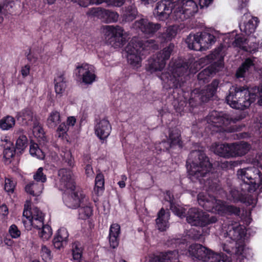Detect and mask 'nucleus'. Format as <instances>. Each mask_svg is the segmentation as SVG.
Returning a JSON list of instances; mask_svg holds the SVG:
<instances>
[{
  "mask_svg": "<svg viewBox=\"0 0 262 262\" xmlns=\"http://www.w3.org/2000/svg\"><path fill=\"white\" fill-rule=\"evenodd\" d=\"M185 217L189 224L195 226H206L214 223L217 221L215 216H210L208 214L196 208H190Z\"/></svg>",
  "mask_w": 262,
  "mask_h": 262,
  "instance_id": "11",
  "label": "nucleus"
},
{
  "mask_svg": "<svg viewBox=\"0 0 262 262\" xmlns=\"http://www.w3.org/2000/svg\"><path fill=\"white\" fill-rule=\"evenodd\" d=\"M59 187L61 190L73 191L76 189L75 176L69 169L61 168L58 171Z\"/></svg>",
  "mask_w": 262,
  "mask_h": 262,
  "instance_id": "17",
  "label": "nucleus"
},
{
  "mask_svg": "<svg viewBox=\"0 0 262 262\" xmlns=\"http://www.w3.org/2000/svg\"><path fill=\"white\" fill-rule=\"evenodd\" d=\"M179 257L176 250L169 251L160 253L159 255H151L148 257V262H176Z\"/></svg>",
  "mask_w": 262,
  "mask_h": 262,
  "instance_id": "25",
  "label": "nucleus"
},
{
  "mask_svg": "<svg viewBox=\"0 0 262 262\" xmlns=\"http://www.w3.org/2000/svg\"><path fill=\"white\" fill-rule=\"evenodd\" d=\"M104 184V176L101 173H98L95 178V186L94 188V191L97 195L103 192Z\"/></svg>",
  "mask_w": 262,
  "mask_h": 262,
  "instance_id": "45",
  "label": "nucleus"
},
{
  "mask_svg": "<svg viewBox=\"0 0 262 262\" xmlns=\"http://www.w3.org/2000/svg\"><path fill=\"white\" fill-rule=\"evenodd\" d=\"M188 252L193 258H196L205 262L211 259V262H231L230 257L223 254H217L199 244L190 246Z\"/></svg>",
  "mask_w": 262,
  "mask_h": 262,
  "instance_id": "6",
  "label": "nucleus"
},
{
  "mask_svg": "<svg viewBox=\"0 0 262 262\" xmlns=\"http://www.w3.org/2000/svg\"><path fill=\"white\" fill-rule=\"evenodd\" d=\"M249 163L253 164V166H256L257 168L259 167L262 169V153L257 154L255 157L252 159L247 157V163Z\"/></svg>",
  "mask_w": 262,
  "mask_h": 262,
  "instance_id": "56",
  "label": "nucleus"
},
{
  "mask_svg": "<svg viewBox=\"0 0 262 262\" xmlns=\"http://www.w3.org/2000/svg\"><path fill=\"white\" fill-rule=\"evenodd\" d=\"M199 204L208 211L223 213L228 210L231 206L226 205L221 200H216L214 197L208 195L206 192H201L198 195Z\"/></svg>",
  "mask_w": 262,
  "mask_h": 262,
  "instance_id": "9",
  "label": "nucleus"
},
{
  "mask_svg": "<svg viewBox=\"0 0 262 262\" xmlns=\"http://www.w3.org/2000/svg\"><path fill=\"white\" fill-rule=\"evenodd\" d=\"M165 199L170 203V207L172 212L178 216L183 218L186 216V210L183 207L178 204H175L172 202V198L171 197V193L169 191L166 192Z\"/></svg>",
  "mask_w": 262,
  "mask_h": 262,
  "instance_id": "36",
  "label": "nucleus"
},
{
  "mask_svg": "<svg viewBox=\"0 0 262 262\" xmlns=\"http://www.w3.org/2000/svg\"><path fill=\"white\" fill-rule=\"evenodd\" d=\"M31 202L30 201H26L24 206V209L23 211V219L24 220H31L32 216L33 210H30Z\"/></svg>",
  "mask_w": 262,
  "mask_h": 262,
  "instance_id": "59",
  "label": "nucleus"
},
{
  "mask_svg": "<svg viewBox=\"0 0 262 262\" xmlns=\"http://www.w3.org/2000/svg\"><path fill=\"white\" fill-rule=\"evenodd\" d=\"M182 8L185 9L189 17L198 12V7L194 0H180Z\"/></svg>",
  "mask_w": 262,
  "mask_h": 262,
  "instance_id": "37",
  "label": "nucleus"
},
{
  "mask_svg": "<svg viewBox=\"0 0 262 262\" xmlns=\"http://www.w3.org/2000/svg\"><path fill=\"white\" fill-rule=\"evenodd\" d=\"M55 90L57 95L61 96L67 88V80L63 74H59L54 79Z\"/></svg>",
  "mask_w": 262,
  "mask_h": 262,
  "instance_id": "34",
  "label": "nucleus"
},
{
  "mask_svg": "<svg viewBox=\"0 0 262 262\" xmlns=\"http://www.w3.org/2000/svg\"><path fill=\"white\" fill-rule=\"evenodd\" d=\"M15 124V119L11 116H7L0 120V128L2 130H9Z\"/></svg>",
  "mask_w": 262,
  "mask_h": 262,
  "instance_id": "42",
  "label": "nucleus"
},
{
  "mask_svg": "<svg viewBox=\"0 0 262 262\" xmlns=\"http://www.w3.org/2000/svg\"><path fill=\"white\" fill-rule=\"evenodd\" d=\"M40 255L45 261L48 262L51 259V251L45 245L41 246Z\"/></svg>",
  "mask_w": 262,
  "mask_h": 262,
  "instance_id": "60",
  "label": "nucleus"
},
{
  "mask_svg": "<svg viewBox=\"0 0 262 262\" xmlns=\"http://www.w3.org/2000/svg\"><path fill=\"white\" fill-rule=\"evenodd\" d=\"M178 27L177 26L173 25L168 27L165 32L161 35V37L164 41H168L171 40L177 35L178 32Z\"/></svg>",
  "mask_w": 262,
  "mask_h": 262,
  "instance_id": "43",
  "label": "nucleus"
},
{
  "mask_svg": "<svg viewBox=\"0 0 262 262\" xmlns=\"http://www.w3.org/2000/svg\"><path fill=\"white\" fill-rule=\"evenodd\" d=\"M30 153L33 156L39 159H43L45 154L38 147L37 144L31 142L30 145Z\"/></svg>",
  "mask_w": 262,
  "mask_h": 262,
  "instance_id": "46",
  "label": "nucleus"
},
{
  "mask_svg": "<svg viewBox=\"0 0 262 262\" xmlns=\"http://www.w3.org/2000/svg\"><path fill=\"white\" fill-rule=\"evenodd\" d=\"M219 84V80H214L210 84L207 85L205 89L201 91V94H199L197 97L202 102L207 101L215 93Z\"/></svg>",
  "mask_w": 262,
  "mask_h": 262,
  "instance_id": "27",
  "label": "nucleus"
},
{
  "mask_svg": "<svg viewBox=\"0 0 262 262\" xmlns=\"http://www.w3.org/2000/svg\"><path fill=\"white\" fill-rule=\"evenodd\" d=\"M16 182L12 178H6L5 180L4 189L9 193L14 192Z\"/></svg>",
  "mask_w": 262,
  "mask_h": 262,
  "instance_id": "52",
  "label": "nucleus"
},
{
  "mask_svg": "<svg viewBox=\"0 0 262 262\" xmlns=\"http://www.w3.org/2000/svg\"><path fill=\"white\" fill-rule=\"evenodd\" d=\"M161 146L164 147V149L168 150L170 148L178 146L182 147V141L181 139L180 132L178 129H173L170 132L169 138L167 141H163L160 143Z\"/></svg>",
  "mask_w": 262,
  "mask_h": 262,
  "instance_id": "23",
  "label": "nucleus"
},
{
  "mask_svg": "<svg viewBox=\"0 0 262 262\" xmlns=\"http://www.w3.org/2000/svg\"><path fill=\"white\" fill-rule=\"evenodd\" d=\"M247 206L254 208L257 202L258 195L262 192V174L259 169L255 166L247 167Z\"/></svg>",
  "mask_w": 262,
  "mask_h": 262,
  "instance_id": "4",
  "label": "nucleus"
},
{
  "mask_svg": "<svg viewBox=\"0 0 262 262\" xmlns=\"http://www.w3.org/2000/svg\"><path fill=\"white\" fill-rule=\"evenodd\" d=\"M120 234V227L118 224L111 225L109 232V243L112 248H116L119 245V236Z\"/></svg>",
  "mask_w": 262,
  "mask_h": 262,
  "instance_id": "29",
  "label": "nucleus"
},
{
  "mask_svg": "<svg viewBox=\"0 0 262 262\" xmlns=\"http://www.w3.org/2000/svg\"><path fill=\"white\" fill-rule=\"evenodd\" d=\"M211 149L215 154L224 158L241 156L246 153V143L244 141L232 144L215 143L212 145Z\"/></svg>",
  "mask_w": 262,
  "mask_h": 262,
  "instance_id": "7",
  "label": "nucleus"
},
{
  "mask_svg": "<svg viewBox=\"0 0 262 262\" xmlns=\"http://www.w3.org/2000/svg\"><path fill=\"white\" fill-rule=\"evenodd\" d=\"M247 206V241L248 238L254 235L256 233V228L254 227H248L249 224L251 223L252 219L251 217V211L252 207L251 208H248Z\"/></svg>",
  "mask_w": 262,
  "mask_h": 262,
  "instance_id": "44",
  "label": "nucleus"
},
{
  "mask_svg": "<svg viewBox=\"0 0 262 262\" xmlns=\"http://www.w3.org/2000/svg\"><path fill=\"white\" fill-rule=\"evenodd\" d=\"M229 200H230L234 202L238 201L244 202L243 195L236 189H232L230 191V194L228 196Z\"/></svg>",
  "mask_w": 262,
  "mask_h": 262,
  "instance_id": "54",
  "label": "nucleus"
},
{
  "mask_svg": "<svg viewBox=\"0 0 262 262\" xmlns=\"http://www.w3.org/2000/svg\"><path fill=\"white\" fill-rule=\"evenodd\" d=\"M161 27L160 24L151 22L146 18H141L132 24L134 30L149 36H152Z\"/></svg>",
  "mask_w": 262,
  "mask_h": 262,
  "instance_id": "16",
  "label": "nucleus"
},
{
  "mask_svg": "<svg viewBox=\"0 0 262 262\" xmlns=\"http://www.w3.org/2000/svg\"><path fill=\"white\" fill-rule=\"evenodd\" d=\"M38 235L43 241L48 240L52 234V230L48 225H44L40 229H38Z\"/></svg>",
  "mask_w": 262,
  "mask_h": 262,
  "instance_id": "47",
  "label": "nucleus"
},
{
  "mask_svg": "<svg viewBox=\"0 0 262 262\" xmlns=\"http://www.w3.org/2000/svg\"><path fill=\"white\" fill-rule=\"evenodd\" d=\"M78 208L79 217L82 220L89 218L93 214V209L90 206L88 198L86 204L81 205Z\"/></svg>",
  "mask_w": 262,
  "mask_h": 262,
  "instance_id": "39",
  "label": "nucleus"
},
{
  "mask_svg": "<svg viewBox=\"0 0 262 262\" xmlns=\"http://www.w3.org/2000/svg\"><path fill=\"white\" fill-rule=\"evenodd\" d=\"M60 122V114L54 111L50 113L47 121V125L50 128L55 127Z\"/></svg>",
  "mask_w": 262,
  "mask_h": 262,
  "instance_id": "41",
  "label": "nucleus"
},
{
  "mask_svg": "<svg viewBox=\"0 0 262 262\" xmlns=\"http://www.w3.org/2000/svg\"><path fill=\"white\" fill-rule=\"evenodd\" d=\"M76 71L77 76L86 84H91L96 80L95 69L92 65L82 63L76 67Z\"/></svg>",
  "mask_w": 262,
  "mask_h": 262,
  "instance_id": "18",
  "label": "nucleus"
},
{
  "mask_svg": "<svg viewBox=\"0 0 262 262\" xmlns=\"http://www.w3.org/2000/svg\"><path fill=\"white\" fill-rule=\"evenodd\" d=\"M169 216V212H166L163 208H162L160 210L158 214V217L156 220V224L159 230L160 231H164L168 228Z\"/></svg>",
  "mask_w": 262,
  "mask_h": 262,
  "instance_id": "30",
  "label": "nucleus"
},
{
  "mask_svg": "<svg viewBox=\"0 0 262 262\" xmlns=\"http://www.w3.org/2000/svg\"><path fill=\"white\" fill-rule=\"evenodd\" d=\"M246 73V61L242 63V66L237 69L236 77L237 78H244Z\"/></svg>",
  "mask_w": 262,
  "mask_h": 262,
  "instance_id": "63",
  "label": "nucleus"
},
{
  "mask_svg": "<svg viewBox=\"0 0 262 262\" xmlns=\"http://www.w3.org/2000/svg\"><path fill=\"white\" fill-rule=\"evenodd\" d=\"M43 168L39 167L33 175L34 180L39 183L43 184L47 181L46 174L43 172Z\"/></svg>",
  "mask_w": 262,
  "mask_h": 262,
  "instance_id": "53",
  "label": "nucleus"
},
{
  "mask_svg": "<svg viewBox=\"0 0 262 262\" xmlns=\"http://www.w3.org/2000/svg\"><path fill=\"white\" fill-rule=\"evenodd\" d=\"M119 15L117 13L108 10H105L104 17L109 23L116 22L118 19Z\"/></svg>",
  "mask_w": 262,
  "mask_h": 262,
  "instance_id": "57",
  "label": "nucleus"
},
{
  "mask_svg": "<svg viewBox=\"0 0 262 262\" xmlns=\"http://www.w3.org/2000/svg\"><path fill=\"white\" fill-rule=\"evenodd\" d=\"M170 1L172 3V7L170 14L173 19L178 21H182L190 17L187 14L185 9L182 8L180 0Z\"/></svg>",
  "mask_w": 262,
  "mask_h": 262,
  "instance_id": "24",
  "label": "nucleus"
},
{
  "mask_svg": "<svg viewBox=\"0 0 262 262\" xmlns=\"http://www.w3.org/2000/svg\"><path fill=\"white\" fill-rule=\"evenodd\" d=\"M246 226L237 223L229 225L227 231V236L236 241V254L242 255L244 252L246 236Z\"/></svg>",
  "mask_w": 262,
  "mask_h": 262,
  "instance_id": "10",
  "label": "nucleus"
},
{
  "mask_svg": "<svg viewBox=\"0 0 262 262\" xmlns=\"http://www.w3.org/2000/svg\"><path fill=\"white\" fill-rule=\"evenodd\" d=\"M43 189V184L36 181L30 182L25 187L26 191L33 196L40 195Z\"/></svg>",
  "mask_w": 262,
  "mask_h": 262,
  "instance_id": "38",
  "label": "nucleus"
},
{
  "mask_svg": "<svg viewBox=\"0 0 262 262\" xmlns=\"http://www.w3.org/2000/svg\"><path fill=\"white\" fill-rule=\"evenodd\" d=\"M155 41L152 39L143 42L138 37H133L126 47L128 62L132 67L138 69L141 66V62L147 53V48L152 47Z\"/></svg>",
  "mask_w": 262,
  "mask_h": 262,
  "instance_id": "2",
  "label": "nucleus"
},
{
  "mask_svg": "<svg viewBox=\"0 0 262 262\" xmlns=\"http://www.w3.org/2000/svg\"><path fill=\"white\" fill-rule=\"evenodd\" d=\"M112 130V127L109 121L103 119L97 121L95 125V132L97 136L101 140L106 139Z\"/></svg>",
  "mask_w": 262,
  "mask_h": 262,
  "instance_id": "21",
  "label": "nucleus"
},
{
  "mask_svg": "<svg viewBox=\"0 0 262 262\" xmlns=\"http://www.w3.org/2000/svg\"><path fill=\"white\" fill-rule=\"evenodd\" d=\"M15 153V150L14 145L10 141L7 142L4 146L3 151L4 157L6 159H10L12 158Z\"/></svg>",
  "mask_w": 262,
  "mask_h": 262,
  "instance_id": "49",
  "label": "nucleus"
},
{
  "mask_svg": "<svg viewBox=\"0 0 262 262\" xmlns=\"http://www.w3.org/2000/svg\"><path fill=\"white\" fill-rule=\"evenodd\" d=\"M188 47L195 51L206 50L215 42V37L212 34L204 32L200 34H189L186 39Z\"/></svg>",
  "mask_w": 262,
  "mask_h": 262,
  "instance_id": "8",
  "label": "nucleus"
},
{
  "mask_svg": "<svg viewBox=\"0 0 262 262\" xmlns=\"http://www.w3.org/2000/svg\"><path fill=\"white\" fill-rule=\"evenodd\" d=\"M254 34H248L247 32V53H254L259 48L260 40Z\"/></svg>",
  "mask_w": 262,
  "mask_h": 262,
  "instance_id": "33",
  "label": "nucleus"
},
{
  "mask_svg": "<svg viewBox=\"0 0 262 262\" xmlns=\"http://www.w3.org/2000/svg\"><path fill=\"white\" fill-rule=\"evenodd\" d=\"M82 246L79 242H75L72 245L73 257L75 260H80L82 257Z\"/></svg>",
  "mask_w": 262,
  "mask_h": 262,
  "instance_id": "48",
  "label": "nucleus"
},
{
  "mask_svg": "<svg viewBox=\"0 0 262 262\" xmlns=\"http://www.w3.org/2000/svg\"><path fill=\"white\" fill-rule=\"evenodd\" d=\"M137 13V10L135 6H129L123 12V19L125 21H132L136 18Z\"/></svg>",
  "mask_w": 262,
  "mask_h": 262,
  "instance_id": "40",
  "label": "nucleus"
},
{
  "mask_svg": "<svg viewBox=\"0 0 262 262\" xmlns=\"http://www.w3.org/2000/svg\"><path fill=\"white\" fill-rule=\"evenodd\" d=\"M9 233L12 238H17L20 236L21 232L15 225L13 224L9 227Z\"/></svg>",
  "mask_w": 262,
  "mask_h": 262,
  "instance_id": "61",
  "label": "nucleus"
},
{
  "mask_svg": "<svg viewBox=\"0 0 262 262\" xmlns=\"http://www.w3.org/2000/svg\"><path fill=\"white\" fill-rule=\"evenodd\" d=\"M69 127L67 124H66L64 123H61L59 126L57 130V132L59 134L58 136L61 137V135H63L69 130Z\"/></svg>",
  "mask_w": 262,
  "mask_h": 262,
  "instance_id": "64",
  "label": "nucleus"
},
{
  "mask_svg": "<svg viewBox=\"0 0 262 262\" xmlns=\"http://www.w3.org/2000/svg\"><path fill=\"white\" fill-rule=\"evenodd\" d=\"M172 3L170 0H164L157 3L154 10V15L159 19H167L171 13Z\"/></svg>",
  "mask_w": 262,
  "mask_h": 262,
  "instance_id": "20",
  "label": "nucleus"
},
{
  "mask_svg": "<svg viewBox=\"0 0 262 262\" xmlns=\"http://www.w3.org/2000/svg\"><path fill=\"white\" fill-rule=\"evenodd\" d=\"M63 160L67 165L71 167H73L74 165V158H73L70 151H67L64 152L63 156Z\"/></svg>",
  "mask_w": 262,
  "mask_h": 262,
  "instance_id": "62",
  "label": "nucleus"
},
{
  "mask_svg": "<svg viewBox=\"0 0 262 262\" xmlns=\"http://www.w3.org/2000/svg\"><path fill=\"white\" fill-rule=\"evenodd\" d=\"M104 34L110 43L115 48L123 46L126 42V33L119 26H106L104 28Z\"/></svg>",
  "mask_w": 262,
  "mask_h": 262,
  "instance_id": "13",
  "label": "nucleus"
},
{
  "mask_svg": "<svg viewBox=\"0 0 262 262\" xmlns=\"http://www.w3.org/2000/svg\"><path fill=\"white\" fill-rule=\"evenodd\" d=\"M17 121L23 125H27L34 121L33 112L28 108L24 109L16 115Z\"/></svg>",
  "mask_w": 262,
  "mask_h": 262,
  "instance_id": "31",
  "label": "nucleus"
},
{
  "mask_svg": "<svg viewBox=\"0 0 262 262\" xmlns=\"http://www.w3.org/2000/svg\"><path fill=\"white\" fill-rule=\"evenodd\" d=\"M14 5V3L13 1H8L3 6L0 5V24H1L3 21V17L1 15V13L3 12H8L10 11V9L12 8Z\"/></svg>",
  "mask_w": 262,
  "mask_h": 262,
  "instance_id": "58",
  "label": "nucleus"
},
{
  "mask_svg": "<svg viewBox=\"0 0 262 262\" xmlns=\"http://www.w3.org/2000/svg\"><path fill=\"white\" fill-rule=\"evenodd\" d=\"M188 64L183 61L170 62L167 71L159 76L163 81V86L166 89L177 88L181 86L182 76L188 73Z\"/></svg>",
  "mask_w": 262,
  "mask_h": 262,
  "instance_id": "3",
  "label": "nucleus"
},
{
  "mask_svg": "<svg viewBox=\"0 0 262 262\" xmlns=\"http://www.w3.org/2000/svg\"><path fill=\"white\" fill-rule=\"evenodd\" d=\"M259 23L258 18L255 16H252L250 19L248 20L247 23V31L248 34L254 33Z\"/></svg>",
  "mask_w": 262,
  "mask_h": 262,
  "instance_id": "50",
  "label": "nucleus"
},
{
  "mask_svg": "<svg viewBox=\"0 0 262 262\" xmlns=\"http://www.w3.org/2000/svg\"><path fill=\"white\" fill-rule=\"evenodd\" d=\"M247 93H248L249 95V98L247 99V102H248L250 105L255 102L256 98L259 97L258 104L262 106V85L260 88L256 86L251 88L247 86Z\"/></svg>",
  "mask_w": 262,
  "mask_h": 262,
  "instance_id": "28",
  "label": "nucleus"
},
{
  "mask_svg": "<svg viewBox=\"0 0 262 262\" xmlns=\"http://www.w3.org/2000/svg\"><path fill=\"white\" fill-rule=\"evenodd\" d=\"M69 234L66 229L62 228L58 232L53 240V243L55 248L59 249L63 247V243L68 237Z\"/></svg>",
  "mask_w": 262,
  "mask_h": 262,
  "instance_id": "35",
  "label": "nucleus"
},
{
  "mask_svg": "<svg viewBox=\"0 0 262 262\" xmlns=\"http://www.w3.org/2000/svg\"><path fill=\"white\" fill-rule=\"evenodd\" d=\"M105 10L101 7H94L90 9L86 12V14L90 16L103 18Z\"/></svg>",
  "mask_w": 262,
  "mask_h": 262,
  "instance_id": "51",
  "label": "nucleus"
},
{
  "mask_svg": "<svg viewBox=\"0 0 262 262\" xmlns=\"http://www.w3.org/2000/svg\"><path fill=\"white\" fill-rule=\"evenodd\" d=\"M246 88L243 86H232L226 97L227 103L232 108L244 110L246 106Z\"/></svg>",
  "mask_w": 262,
  "mask_h": 262,
  "instance_id": "12",
  "label": "nucleus"
},
{
  "mask_svg": "<svg viewBox=\"0 0 262 262\" xmlns=\"http://www.w3.org/2000/svg\"><path fill=\"white\" fill-rule=\"evenodd\" d=\"M161 55L153 56L147 60L146 70L151 73L161 71L165 67L166 62L160 58Z\"/></svg>",
  "mask_w": 262,
  "mask_h": 262,
  "instance_id": "26",
  "label": "nucleus"
},
{
  "mask_svg": "<svg viewBox=\"0 0 262 262\" xmlns=\"http://www.w3.org/2000/svg\"><path fill=\"white\" fill-rule=\"evenodd\" d=\"M241 119V117L233 118L228 114L212 111L207 116V122L214 126L219 127L227 126L232 123H235Z\"/></svg>",
  "mask_w": 262,
  "mask_h": 262,
  "instance_id": "15",
  "label": "nucleus"
},
{
  "mask_svg": "<svg viewBox=\"0 0 262 262\" xmlns=\"http://www.w3.org/2000/svg\"><path fill=\"white\" fill-rule=\"evenodd\" d=\"M15 134L17 137L15 143L16 148L19 151H23L28 144V139L24 135V130L22 128H18L15 130Z\"/></svg>",
  "mask_w": 262,
  "mask_h": 262,
  "instance_id": "32",
  "label": "nucleus"
},
{
  "mask_svg": "<svg viewBox=\"0 0 262 262\" xmlns=\"http://www.w3.org/2000/svg\"><path fill=\"white\" fill-rule=\"evenodd\" d=\"M221 52L222 49L219 48L206 57L207 60L212 62V63L199 73L198 79L200 84L208 82L211 76L223 68L224 57Z\"/></svg>",
  "mask_w": 262,
  "mask_h": 262,
  "instance_id": "5",
  "label": "nucleus"
},
{
  "mask_svg": "<svg viewBox=\"0 0 262 262\" xmlns=\"http://www.w3.org/2000/svg\"><path fill=\"white\" fill-rule=\"evenodd\" d=\"M251 68L254 69V73L251 77L257 78L262 75V63L257 57L252 56L251 58L247 57V79L250 78L249 71Z\"/></svg>",
  "mask_w": 262,
  "mask_h": 262,
  "instance_id": "22",
  "label": "nucleus"
},
{
  "mask_svg": "<svg viewBox=\"0 0 262 262\" xmlns=\"http://www.w3.org/2000/svg\"><path fill=\"white\" fill-rule=\"evenodd\" d=\"M174 45L172 43L169 44V45L167 47L164 48L162 52H160L157 54V55H161L160 58L165 62L166 60L169 59L170 56V55L173 50Z\"/></svg>",
  "mask_w": 262,
  "mask_h": 262,
  "instance_id": "55",
  "label": "nucleus"
},
{
  "mask_svg": "<svg viewBox=\"0 0 262 262\" xmlns=\"http://www.w3.org/2000/svg\"><path fill=\"white\" fill-rule=\"evenodd\" d=\"M44 215L43 213L37 207L33 209V214L31 220H24L23 224L25 228L30 230L33 227L37 229H40L44 224Z\"/></svg>",
  "mask_w": 262,
  "mask_h": 262,
  "instance_id": "19",
  "label": "nucleus"
},
{
  "mask_svg": "<svg viewBox=\"0 0 262 262\" xmlns=\"http://www.w3.org/2000/svg\"><path fill=\"white\" fill-rule=\"evenodd\" d=\"M186 166L189 175L199 180L209 175L212 169V165L209 159L204 152L200 150H192L189 155L186 162Z\"/></svg>",
  "mask_w": 262,
  "mask_h": 262,
  "instance_id": "1",
  "label": "nucleus"
},
{
  "mask_svg": "<svg viewBox=\"0 0 262 262\" xmlns=\"http://www.w3.org/2000/svg\"><path fill=\"white\" fill-rule=\"evenodd\" d=\"M69 191V194H65L63 197L65 205L69 208L76 209L81 205L86 204L88 198L83 191L79 189H74Z\"/></svg>",
  "mask_w": 262,
  "mask_h": 262,
  "instance_id": "14",
  "label": "nucleus"
}]
</instances>
